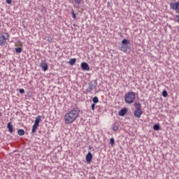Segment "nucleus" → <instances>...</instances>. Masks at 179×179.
I'll use <instances>...</instances> for the list:
<instances>
[{
    "instance_id": "obj_1",
    "label": "nucleus",
    "mask_w": 179,
    "mask_h": 179,
    "mask_svg": "<svg viewBox=\"0 0 179 179\" xmlns=\"http://www.w3.org/2000/svg\"><path fill=\"white\" fill-rule=\"evenodd\" d=\"M80 114V110L78 108H74L71 110L69 111L64 115V122L66 124H72L74 121H76L79 118Z\"/></svg>"
},
{
    "instance_id": "obj_2",
    "label": "nucleus",
    "mask_w": 179,
    "mask_h": 179,
    "mask_svg": "<svg viewBox=\"0 0 179 179\" xmlns=\"http://www.w3.org/2000/svg\"><path fill=\"white\" fill-rule=\"evenodd\" d=\"M136 94L134 92H129L124 96V101L127 104H132L135 101Z\"/></svg>"
},
{
    "instance_id": "obj_3",
    "label": "nucleus",
    "mask_w": 179,
    "mask_h": 179,
    "mask_svg": "<svg viewBox=\"0 0 179 179\" xmlns=\"http://www.w3.org/2000/svg\"><path fill=\"white\" fill-rule=\"evenodd\" d=\"M97 87V81L92 80L88 83V87L86 89L87 93H92Z\"/></svg>"
},
{
    "instance_id": "obj_4",
    "label": "nucleus",
    "mask_w": 179,
    "mask_h": 179,
    "mask_svg": "<svg viewBox=\"0 0 179 179\" xmlns=\"http://www.w3.org/2000/svg\"><path fill=\"white\" fill-rule=\"evenodd\" d=\"M9 39V34L8 33L0 34V45H5L6 41Z\"/></svg>"
},
{
    "instance_id": "obj_5",
    "label": "nucleus",
    "mask_w": 179,
    "mask_h": 179,
    "mask_svg": "<svg viewBox=\"0 0 179 179\" xmlns=\"http://www.w3.org/2000/svg\"><path fill=\"white\" fill-rule=\"evenodd\" d=\"M40 121H41V116H38L36 118L35 122L32 127V130L31 132L32 134H34L36 132V129H37V128H38V125L40 124Z\"/></svg>"
},
{
    "instance_id": "obj_6",
    "label": "nucleus",
    "mask_w": 179,
    "mask_h": 179,
    "mask_svg": "<svg viewBox=\"0 0 179 179\" xmlns=\"http://www.w3.org/2000/svg\"><path fill=\"white\" fill-rule=\"evenodd\" d=\"M169 6L172 10H176V13H179V1L170 3Z\"/></svg>"
},
{
    "instance_id": "obj_7",
    "label": "nucleus",
    "mask_w": 179,
    "mask_h": 179,
    "mask_svg": "<svg viewBox=\"0 0 179 179\" xmlns=\"http://www.w3.org/2000/svg\"><path fill=\"white\" fill-rule=\"evenodd\" d=\"M142 114H143V111H142V109H136L134 111V115L136 118H140L142 117Z\"/></svg>"
},
{
    "instance_id": "obj_8",
    "label": "nucleus",
    "mask_w": 179,
    "mask_h": 179,
    "mask_svg": "<svg viewBox=\"0 0 179 179\" xmlns=\"http://www.w3.org/2000/svg\"><path fill=\"white\" fill-rule=\"evenodd\" d=\"M81 68L83 71H90V66L86 62L81 63Z\"/></svg>"
},
{
    "instance_id": "obj_9",
    "label": "nucleus",
    "mask_w": 179,
    "mask_h": 179,
    "mask_svg": "<svg viewBox=\"0 0 179 179\" xmlns=\"http://www.w3.org/2000/svg\"><path fill=\"white\" fill-rule=\"evenodd\" d=\"M40 67L42 68L45 72L48 70V64L46 62H41Z\"/></svg>"
},
{
    "instance_id": "obj_10",
    "label": "nucleus",
    "mask_w": 179,
    "mask_h": 179,
    "mask_svg": "<svg viewBox=\"0 0 179 179\" xmlns=\"http://www.w3.org/2000/svg\"><path fill=\"white\" fill-rule=\"evenodd\" d=\"M128 110H127V108H124L123 109H121L119 111V115L120 117H124L127 113Z\"/></svg>"
},
{
    "instance_id": "obj_11",
    "label": "nucleus",
    "mask_w": 179,
    "mask_h": 179,
    "mask_svg": "<svg viewBox=\"0 0 179 179\" xmlns=\"http://www.w3.org/2000/svg\"><path fill=\"white\" fill-rule=\"evenodd\" d=\"M113 131H118L120 129V123L118 122H115L113 125H112Z\"/></svg>"
},
{
    "instance_id": "obj_12",
    "label": "nucleus",
    "mask_w": 179,
    "mask_h": 179,
    "mask_svg": "<svg viewBox=\"0 0 179 179\" xmlns=\"http://www.w3.org/2000/svg\"><path fill=\"white\" fill-rule=\"evenodd\" d=\"M92 159H93V155H92L91 152H88L87 155H86L87 163L88 164L90 163Z\"/></svg>"
},
{
    "instance_id": "obj_13",
    "label": "nucleus",
    "mask_w": 179,
    "mask_h": 179,
    "mask_svg": "<svg viewBox=\"0 0 179 179\" xmlns=\"http://www.w3.org/2000/svg\"><path fill=\"white\" fill-rule=\"evenodd\" d=\"M7 128H8L9 132H10V134H12L13 132V125H12V122L8 123Z\"/></svg>"
},
{
    "instance_id": "obj_14",
    "label": "nucleus",
    "mask_w": 179,
    "mask_h": 179,
    "mask_svg": "<svg viewBox=\"0 0 179 179\" xmlns=\"http://www.w3.org/2000/svg\"><path fill=\"white\" fill-rule=\"evenodd\" d=\"M122 44L124 45V46H122V48H124H124H127L128 44H129L128 40L123 39L122 41Z\"/></svg>"
},
{
    "instance_id": "obj_15",
    "label": "nucleus",
    "mask_w": 179,
    "mask_h": 179,
    "mask_svg": "<svg viewBox=\"0 0 179 179\" xmlns=\"http://www.w3.org/2000/svg\"><path fill=\"white\" fill-rule=\"evenodd\" d=\"M134 107L136 110H142V106H141V103L139 102H136L134 103Z\"/></svg>"
},
{
    "instance_id": "obj_16",
    "label": "nucleus",
    "mask_w": 179,
    "mask_h": 179,
    "mask_svg": "<svg viewBox=\"0 0 179 179\" xmlns=\"http://www.w3.org/2000/svg\"><path fill=\"white\" fill-rule=\"evenodd\" d=\"M17 134L20 135V136H23V135H24V130L22 129H18Z\"/></svg>"
},
{
    "instance_id": "obj_17",
    "label": "nucleus",
    "mask_w": 179,
    "mask_h": 179,
    "mask_svg": "<svg viewBox=\"0 0 179 179\" xmlns=\"http://www.w3.org/2000/svg\"><path fill=\"white\" fill-rule=\"evenodd\" d=\"M75 62H76V59L73 58L69 60V65H75Z\"/></svg>"
},
{
    "instance_id": "obj_18",
    "label": "nucleus",
    "mask_w": 179,
    "mask_h": 179,
    "mask_svg": "<svg viewBox=\"0 0 179 179\" xmlns=\"http://www.w3.org/2000/svg\"><path fill=\"white\" fill-rule=\"evenodd\" d=\"M92 101L94 104H97L99 102V98L97 96H94L92 99Z\"/></svg>"
},
{
    "instance_id": "obj_19",
    "label": "nucleus",
    "mask_w": 179,
    "mask_h": 179,
    "mask_svg": "<svg viewBox=\"0 0 179 179\" xmlns=\"http://www.w3.org/2000/svg\"><path fill=\"white\" fill-rule=\"evenodd\" d=\"M153 129H155V131H159V129H160V125L159 124H155L153 126Z\"/></svg>"
},
{
    "instance_id": "obj_20",
    "label": "nucleus",
    "mask_w": 179,
    "mask_h": 179,
    "mask_svg": "<svg viewBox=\"0 0 179 179\" xmlns=\"http://www.w3.org/2000/svg\"><path fill=\"white\" fill-rule=\"evenodd\" d=\"M15 51L18 52L19 54L23 51V49L22 48H15Z\"/></svg>"
},
{
    "instance_id": "obj_21",
    "label": "nucleus",
    "mask_w": 179,
    "mask_h": 179,
    "mask_svg": "<svg viewBox=\"0 0 179 179\" xmlns=\"http://www.w3.org/2000/svg\"><path fill=\"white\" fill-rule=\"evenodd\" d=\"M162 96H163V97H167V96H169V94L167 93V91L164 90L162 92Z\"/></svg>"
},
{
    "instance_id": "obj_22",
    "label": "nucleus",
    "mask_w": 179,
    "mask_h": 179,
    "mask_svg": "<svg viewBox=\"0 0 179 179\" xmlns=\"http://www.w3.org/2000/svg\"><path fill=\"white\" fill-rule=\"evenodd\" d=\"M110 143L111 146H114V143H115V141H114V139L113 138H111L110 139Z\"/></svg>"
},
{
    "instance_id": "obj_23",
    "label": "nucleus",
    "mask_w": 179,
    "mask_h": 179,
    "mask_svg": "<svg viewBox=\"0 0 179 179\" xmlns=\"http://www.w3.org/2000/svg\"><path fill=\"white\" fill-rule=\"evenodd\" d=\"M91 108L92 111H94V109L96 108V103H92L91 106Z\"/></svg>"
},
{
    "instance_id": "obj_24",
    "label": "nucleus",
    "mask_w": 179,
    "mask_h": 179,
    "mask_svg": "<svg viewBox=\"0 0 179 179\" xmlns=\"http://www.w3.org/2000/svg\"><path fill=\"white\" fill-rule=\"evenodd\" d=\"M75 3H77V5H80V3H82V0H75Z\"/></svg>"
},
{
    "instance_id": "obj_25",
    "label": "nucleus",
    "mask_w": 179,
    "mask_h": 179,
    "mask_svg": "<svg viewBox=\"0 0 179 179\" xmlns=\"http://www.w3.org/2000/svg\"><path fill=\"white\" fill-rule=\"evenodd\" d=\"M71 14L73 19H76V14H75V12H73V10L71 11Z\"/></svg>"
},
{
    "instance_id": "obj_26",
    "label": "nucleus",
    "mask_w": 179,
    "mask_h": 179,
    "mask_svg": "<svg viewBox=\"0 0 179 179\" xmlns=\"http://www.w3.org/2000/svg\"><path fill=\"white\" fill-rule=\"evenodd\" d=\"M176 21L178 22V23H179V15L176 16Z\"/></svg>"
},
{
    "instance_id": "obj_27",
    "label": "nucleus",
    "mask_w": 179,
    "mask_h": 179,
    "mask_svg": "<svg viewBox=\"0 0 179 179\" xmlns=\"http://www.w3.org/2000/svg\"><path fill=\"white\" fill-rule=\"evenodd\" d=\"M6 3H12V0H6Z\"/></svg>"
},
{
    "instance_id": "obj_28",
    "label": "nucleus",
    "mask_w": 179,
    "mask_h": 179,
    "mask_svg": "<svg viewBox=\"0 0 179 179\" xmlns=\"http://www.w3.org/2000/svg\"><path fill=\"white\" fill-rule=\"evenodd\" d=\"M19 92H20V93H24V90H23V89H20V90H19Z\"/></svg>"
},
{
    "instance_id": "obj_29",
    "label": "nucleus",
    "mask_w": 179,
    "mask_h": 179,
    "mask_svg": "<svg viewBox=\"0 0 179 179\" xmlns=\"http://www.w3.org/2000/svg\"><path fill=\"white\" fill-rule=\"evenodd\" d=\"M121 51H127V50H122V48H121Z\"/></svg>"
},
{
    "instance_id": "obj_30",
    "label": "nucleus",
    "mask_w": 179,
    "mask_h": 179,
    "mask_svg": "<svg viewBox=\"0 0 179 179\" xmlns=\"http://www.w3.org/2000/svg\"><path fill=\"white\" fill-rule=\"evenodd\" d=\"M1 22H0V27H1Z\"/></svg>"
},
{
    "instance_id": "obj_31",
    "label": "nucleus",
    "mask_w": 179,
    "mask_h": 179,
    "mask_svg": "<svg viewBox=\"0 0 179 179\" xmlns=\"http://www.w3.org/2000/svg\"><path fill=\"white\" fill-rule=\"evenodd\" d=\"M0 115H1V113H0Z\"/></svg>"
}]
</instances>
